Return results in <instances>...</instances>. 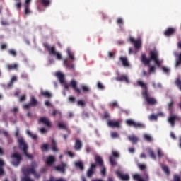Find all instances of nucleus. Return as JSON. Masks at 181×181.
<instances>
[{"label": "nucleus", "instance_id": "nucleus-1", "mask_svg": "<svg viewBox=\"0 0 181 181\" xmlns=\"http://www.w3.org/2000/svg\"><path fill=\"white\" fill-rule=\"evenodd\" d=\"M56 76L59 79V83L64 86L65 90H69V88L71 87L76 94H81V90H80L78 86H77V82L76 80H71L69 82V84H68L64 79V75L61 72H57L56 74Z\"/></svg>", "mask_w": 181, "mask_h": 181}, {"label": "nucleus", "instance_id": "nucleus-2", "mask_svg": "<svg viewBox=\"0 0 181 181\" xmlns=\"http://www.w3.org/2000/svg\"><path fill=\"white\" fill-rule=\"evenodd\" d=\"M137 86H139V87H141L142 95L148 105H156V104H158V101L155 98L149 96V92L148 91V86H146V83H144L142 81H137Z\"/></svg>", "mask_w": 181, "mask_h": 181}, {"label": "nucleus", "instance_id": "nucleus-3", "mask_svg": "<svg viewBox=\"0 0 181 181\" xmlns=\"http://www.w3.org/2000/svg\"><path fill=\"white\" fill-rule=\"evenodd\" d=\"M149 56L150 58H146V55L145 54H143L141 55V62L142 63H144V64H150L151 62H152V60H153V62H155L156 64H157V66L158 67H160V64H162V62L159 61V59H158V51L156 50H151L149 52Z\"/></svg>", "mask_w": 181, "mask_h": 181}, {"label": "nucleus", "instance_id": "nucleus-4", "mask_svg": "<svg viewBox=\"0 0 181 181\" xmlns=\"http://www.w3.org/2000/svg\"><path fill=\"white\" fill-rule=\"evenodd\" d=\"M18 148L21 150L24 156H26L28 159H33V155L29 154V146L23 138H18Z\"/></svg>", "mask_w": 181, "mask_h": 181}, {"label": "nucleus", "instance_id": "nucleus-5", "mask_svg": "<svg viewBox=\"0 0 181 181\" xmlns=\"http://www.w3.org/2000/svg\"><path fill=\"white\" fill-rule=\"evenodd\" d=\"M11 158L12 159L11 165H13V166H16V168H18V166L21 165V162H22V155L18 152H16L11 154Z\"/></svg>", "mask_w": 181, "mask_h": 181}, {"label": "nucleus", "instance_id": "nucleus-6", "mask_svg": "<svg viewBox=\"0 0 181 181\" xmlns=\"http://www.w3.org/2000/svg\"><path fill=\"white\" fill-rule=\"evenodd\" d=\"M37 163H36L35 161H33L31 163V167L28 168H23L22 173L23 175H28V176L30 174L33 175V173L36 172V168H37Z\"/></svg>", "mask_w": 181, "mask_h": 181}, {"label": "nucleus", "instance_id": "nucleus-7", "mask_svg": "<svg viewBox=\"0 0 181 181\" xmlns=\"http://www.w3.org/2000/svg\"><path fill=\"white\" fill-rule=\"evenodd\" d=\"M126 124L129 127H134V128H139L140 129H144L146 128L145 124L141 122H136L132 119L126 120Z\"/></svg>", "mask_w": 181, "mask_h": 181}, {"label": "nucleus", "instance_id": "nucleus-8", "mask_svg": "<svg viewBox=\"0 0 181 181\" xmlns=\"http://www.w3.org/2000/svg\"><path fill=\"white\" fill-rule=\"evenodd\" d=\"M115 158H119V153L115 151H112V156L109 157L110 163L112 166H116L117 165V160Z\"/></svg>", "mask_w": 181, "mask_h": 181}, {"label": "nucleus", "instance_id": "nucleus-9", "mask_svg": "<svg viewBox=\"0 0 181 181\" xmlns=\"http://www.w3.org/2000/svg\"><path fill=\"white\" fill-rule=\"evenodd\" d=\"M36 105H37V100L36 98H35V97L32 96L29 103L23 105V110H29L30 107H36Z\"/></svg>", "mask_w": 181, "mask_h": 181}, {"label": "nucleus", "instance_id": "nucleus-10", "mask_svg": "<svg viewBox=\"0 0 181 181\" xmlns=\"http://www.w3.org/2000/svg\"><path fill=\"white\" fill-rule=\"evenodd\" d=\"M38 124H43V125H45L47 128H52V122H50L49 118L46 117H40L38 119Z\"/></svg>", "mask_w": 181, "mask_h": 181}, {"label": "nucleus", "instance_id": "nucleus-11", "mask_svg": "<svg viewBox=\"0 0 181 181\" xmlns=\"http://www.w3.org/2000/svg\"><path fill=\"white\" fill-rule=\"evenodd\" d=\"M128 40H129V42L132 43V45H134L135 49H138L141 47V38H137L136 40H134L133 37H129L128 38Z\"/></svg>", "mask_w": 181, "mask_h": 181}, {"label": "nucleus", "instance_id": "nucleus-12", "mask_svg": "<svg viewBox=\"0 0 181 181\" xmlns=\"http://www.w3.org/2000/svg\"><path fill=\"white\" fill-rule=\"evenodd\" d=\"M43 46L46 50H47L50 56H53L56 53V47L50 46L47 43H44Z\"/></svg>", "mask_w": 181, "mask_h": 181}, {"label": "nucleus", "instance_id": "nucleus-13", "mask_svg": "<svg viewBox=\"0 0 181 181\" xmlns=\"http://www.w3.org/2000/svg\"><path fill=\"white\" fill-rule=\"evenodd\" d=\"M54 162H56L54 156H49L46 158L45 163L47 166H53Z\"/></svg>", "mask_w": 181, "mask_h": 181}, {"label": "nucleus", "instance_id": "nucleus-14", "mask_svg": "<svg viewBox=\"0 0 181 181\" xmlns=\"http://www.w3.org/2000/svg\"><path fill=\"white\" fill-rule=\"evenodd\" d=\"M95 166H99L100 168H103L104 166V161L103 160V158L100 156H95Z\"/></svg>", "mask_w": 181, "mask_h": 181}, {"label": "nucleus", "instance_id": "nucleus-15", "mask_svg": "<svg viewBox=\"0 0 181 181\" xmlns=\"http://www.w3.org/2000/svg\"><path fill=\"white\" fill-rule=\"evenodd\" d=\"M66 167L67 164H66L65 163H62L60 165H57L55 167V170L61 172V173H64V172H66Z\"/></svg>", "mask_w": 181, "mask_h": 181}, {"label": "nucleus", "instance_id": "nucleus-16", "mask_svg": "<svg viewBox=\"0 0 181 181\" xmlns=\"http://www.w3.org/2000/svg\"><path fill=\"white\" fill-rule=\"evenodd\" d=\"M107 125L110 128H119V122L114 120H108Z\"/></svg>", "mask_w": 181, "mask_h": 181}, {"label": "nucleus", "instance_id": "nucleus-17", "mask_svg": "<svg viewBox=\"0 0 181 181\" xmlns=\"http://www.w3.org/2000/svg\"><path fill=\"white\" fill-rule=\"evenodd\" d=\"M176 119H177V116L172 114L169 116L168 122L171 127H175V121H176Z\"/></svg>", "mask_w": 181, "mask_h": 181}, {"label": "nucleus", "instance_id": "nucleus-18", "mask_svg": "<svg viewBox=\"0 0 181 181\" xmlns=\"http://www.w3.org/2000/svg\"><path fill=\"white\" fill-rule=\"evenodd\" d=\"M124 67H129V62H128V58L126 57H120L119 59Z\"/></svg>", "mask_w": 181, "mask_h": 181}, {"label": "nucleus", "instance_id": "nucleus-19", "mask_svg": "<svg viewBox=\"0 0 181 181\" xmlns=\"http://www.w3.org/2000/svg\"><path fill=\"white\" fill-rule=\"evenodd\" d=\"M94 169H95V164L93 163L87 171V177H92L94 174Z\"/></svg>", "mask_w": 181, "mask_h": 181}, {"label": "nucleus", "instance_id": "nucleus-20", "mask_svg": "<svg viewBox=\"0 0 181 181\" xmlns=\"http://www.w3.org/2000/svg\"><path fill=\"white\" fill-rule=\"evenodd\" d=\"M116 173H117V176L123 181L129 180V175H128V174H122V173L119 171H117Z\"/></svg>", "mask_w": 181, "mask_h": 181}, {"label": "nucleus", "instance_id": "nucleus-21", "mask_svg": "<svg viewBox=\"0 0 181 181\" xmlns=\"http://www.w3.org/2000/svg\"><path fill=\"white\" fill-rule=\"evenodd\" d=\"M81 148H83V144L81 143V141L78 139H76L74 145L75 151H80Z\"/></svg>", "mask_w": 181, "mask_h": 181}, {"label": "nucleus", "instance_id": "nucleus-22", "mask_svg": "<svg viewBox=\"0 0 181 181\" xmlns=\"http://www.w3.org/2000/svg\"><path fill=\"white\" fill-rule=\"evenodd\" d=\"M175 32H176L175 28H169L165 31L164 35L165 36H172V35L175 34Z\"/></svg>", "mask_w": 181, "mask_h": 181}, {"label": "nucleus", "instance_id": "nucleus-23", "mask_svg": "<svg viewBox=\"0 0 181 181\" xmlns=\"http://www.w3.org/2000/svg\"><path fill=\"white\" fill-rule=\"evenodd\" d=\"M117 81H125V83H129V79L126 75H122L120 76L116 77Z\"/></svg>", "mask_w": 181, "mask_h": 181}, {"label": "nucleus", "instance_id": "nucleus-24", "mask_svg": "<svg viewBox=\"0 0 181 181\" xmlns=\"http://www.w3.org/2000/svg\"><path fill=\"white\" fill-rule=\"evenodd\" d=\"M64 66L70 70H74V64H70L67 59L64 60Z\"/></svg>", "mask_w": 181, "mask_h": 181}, {"label": "nucleus", "instance_id": "nucleus-25", "mask_svg": "<svg viewBox=\"0 0 181 181\" xmlns=\"http://www.w3.org/2000/svg\"><path fill=\"white\" fill-rule=\"evenodd\" d=\"M173 105H175V101H173V100H172L168 104V111L170 112V114H173V110H174Z\"/></svg>", "mask_w": 181, "mask_h": 181}, {"label": "nucleus", "instance_id": "nucleus-26", "mask_svg": "<svg viewBox=\"0 0 181 181\" xmlns=\"http://www.w3.org/2000/svg\"><path fill=\"white\" fill-rule=\"evenodd\" d=\"M128 139L132 144H136L138 142V137L135 135L128 136Z\"/></svg>", "mask_w": 181, "mask_h": 181}, {"label": "nucleus", "instance_id": "nucleus-27", "mask_svg": "<svg viewBox=\"0 0 181 181\" xmlns=\"http://www.w3.org/2000/svg\"><path fill=\"white\" fill-rule=\"evenodd\" d=\"M175 85L176 86V87H177L180 91H181V78H177L175 80Z\"/></svg>", "mask_w": 181, "mask_h": 181}, {"label": "nucleus", "instance_id": "nucleus-28", "mask_svg": "<svg viewBox=\"0 0 181 181\" xmlns=\"http://www.w3.org/2000/svg\"><path fill=\"white\" fill-rule=\"evenodd\" d=\"M66 53H67L68 57H69L71 60H73V62H74L75 60L74 54H73V52H71V50H70V49H67Z\"/></svg>", "mask_w": 181, "mask_h": 181}, {"label": "nucleus", "instance_id": "nucleus-29", "mask_svg": "<svg viewBox=\"0 0 181 181\" xmlns=\"http://www.w3.org/2000/svg\"><path fill=\"white\" fill-rule=\"evenodd\" d=\"M6 68L8 69V70H16V69H18V64H8L6 65Z\"/></svg>", "mask_w": 181, "mask_h": 181}, {"label": "nucleus", "instance_id": "nucleus-30", "mask_svg": "<svg viewBox=\"0 0 181 181\" xmlns=\"http://www.w3.org/2000/svg\"><path fill=\"white\" fill-rule=\"evenodd\" d=\"M58 127L60 129H64L65 131H69V127H67V124H66L64 123H59Z\"/></svg>", "mask_w": 181, "mask_h": 181}, {"label": "nucleus", "instance_id": "nucleus-31", "mask_svg": "<svg viewBox=\"0 0 181 181\" xmlns=\"http://www.w3.org/2000/svg\"><path fill=\"white\" fill-rule=\"evenodd\" d=\"M162 170L166 175H170V170H169V167H168V165H163Z\"/></svg>", "mask_w": 181, "mask_h": 181}, {"label": "nucleus", "instance_id": "nucleus-32", "mask_svg": "<svg viewBox=\"0 0 181 181\" xmlns=\"http://www.w3.org/2000/svg\"><path fill=\"white\" fill-rule=\"evenodd\" d=\"M52 151L54 152H57L59 151L57 149V143H56V141L54 140L52 141Z\"/></svg>", "mask_w": 181, "mask_h": 181}, {"label": "nucleus", "instance_id": "nucleus-33", "mask_svg": "<svg viewBox=\"0 0 181 181\" xmlns=\"http://www.w3.org/2000/svg\"><path fill=\"white\" fill-rule=\"evenodd\" d=\"M148 153H149V156L151 158V159H153L154 160H156V156L155 155V153L153 152V150L149 149L148 151Z\"/></svg>", "mask_w": 181, "mask_h": 181}, {"label": "nucleus", "instance_id": "nucleus-34", "mask_svg": "<svg viewBox=\"0 0 181 181\" xmlns=\"http://www.w3.org/2000/svg\"><path fill=\"white\" fill-rule=\"evenodd\" d=\"M41 95L45 97L46 98H50V97H52V94H50V93H49L48 91H42Z\"/></svg>", "mask_w": 181, "mask_h": 181}, {"label": "nucleus", "instance_id": "nucleus-35", "mask_svg": "<svg viewBox=\"0 0 181 181\" xmlns=\"http://www.w3.org/2000/svg\"><path fill=\"white\" fill-rule=\"evenodd\" d=\"M21 181H35V180L31 179L29 175H23V177L21 178Z\"/></svg>", "mask_w": 181, "mask_h": 181}, {"label": "nucleus", "instance_id": "nucleus-36", "mask_svg": "<svg viewBox=\"0 0 181 181\" xmlns=\"http://www.w3.org/2000/svg\"><path fill=\"white\" fill-rule=\"evenodd\" d=\"M75 165L76 166V168H79V169H81V170H83V169H84V165L83 164V163L81 161H78V162L76 163Z\"/></svg>", "mask_w": 181, "mask_h": 181}, {"label": "nucleus", "instance_id": "nucleus-37", "mask_svg": "<svg viewBox=\"0 0 181 181\" xmlns=\"http://www.w3.org/2000/svg\"><path fill=\"white\" fill-rule=\"evenodd\" d=\"M81 88H82V90L84 93H90V88H88V86H87L86 85L81 86Z\"/></svg>", "mask_w": 181, "mask_h": 181}, {"label": "nucleus", "instance_id": "nucleus-38", "mask_svg": "<svg viewBox=\"0 0 181 181\" xmlns=\"http://www.w3.org/2000/svg\"><path fill=\"white\" fill-rule=\"evenodd\" d=\"M40 3L43 6H49L50 5V0H40Z\"/></svg>", "mask_w": 181, "mask_h": 181}, {"label": "nucleus", "instance_id": "nucleus-39", "mask_svg": "<svg viewBox=\"0 0 181 181\" xmlns=\"http://www.w3.org/2000/svg\"><path fill=\"white\" fill-rule=\"evenodd\" d=\"M27 135H29L33 139H37V135L32 134L29 130L27 131Z\"/></svg>", "mask_w": 181, "mask_h": 181}, {"label": "nucleus", "instance_id": "nucleus-40", "mask_svg": "<svg viewBox=\"0 0 181 181\" xmlns=\"http://www.w3.org/2000/svg\"><path fill=\"white\" fill-rule=\"evenodd\" d=\"M133 179H134V180H137V181H145L144 180H143L141 177V175H138V174H135L134 176H133Z\"/></svg>", "mask_w": 181, "mask_h": 181}, {"label": "nucleus", "instance_id": "nucleus-41", "mask_svg": "<svg viewBox=\"0 0 181 181\" xmlns=\"http://www.w3.org/2000/svg\"><path fill=\"white\" fill-rule=\"evenodd\" d=\"M161 70L165 73V74H169V72L170 71V69L166 66H162Z\"/></svg>", "mask_w": 181, "mask_h": 181}, {"label": "nucleus", "instance_id": "nucleus-42", "mask_svg": "<svg viewBox=\"0 0 181 181\" xmlns=\"http://www.w3.org/2000/svg\"><path fill=\"white\" fill-rule=\"evenodd\" d=\"M16 80H17L16 76H13L9 83L8 84V86L11 87V86H13V82L16 81Z\"/></svg>", "mask_w": 181, "mask_h": 181}, {"label": "nucleus", "instance_id": "nucleus-43", "mask_svg": "<svg viewBox=\"0 0 181 181\" xmlns=\"http://www.w3.org/2000/svg\"><path fill=\"white\" fill-rule=\"evenodd\" d=\"M144 139L147 141V142H152V137L148 134H144Z\"/></svg>", "mask_w": 181, "mask_h": 181}, {"label": "nucleus", "instance_id": "nucleus-44", "mask_svg": "<svg viewBox=\"0 0 181 181\" xmlns=\"http://www.w3.org/2000/svg\"><path fill=\"white\" fill-rule=\"evenodd\" d=\"M57 59V60H62V54L59 53L57 52H55V53L53 54Z\"/></svg>", "mask_w": 181, "mask_h": 181}, {"label": "nucleus", "instance_id": "nucleus-45", "mask_svg": "<svg viewBox=\"0 0 181 181\" xmlns=\"http://www.w3.org/2000/svg\"><path fill=\"white\" fill-rule=\"evenodd\" d=\"M148 67H149L148 73H155V70H156L155 66H151V64H148Z\"/></svg>", "mask_w": 181, "mask_h": 181}, {"label": "nucleus", "instance_id": "nucleus-46", "mask_svg": "<svg viewBox=\"0 0 181 181\" xmlns=\"http://www.w3.org/2000/svg\"><path fill=\"white\" fill-rule=\"evenodd\" d=\"M21 0L19 1H16V2H17L16 4V7L17 8V9H21V8H22V3L21 2Z\"/></svg>", "mask_w": 181, "mask_h": 181}, {"label": "nucleus", "instance_id": "nucleus-47", "mask_svg": "<svg viewBox=\"0 0 181 181\" xmlns=\"http://www.w3.org/2000/svg\"><path fill=\"white\" fill-rule=\"evenodd\" d=\"M8 53L13 57H16V51H15L14 49H9Z\"/></svg>", "mask_w": 181, "mask_h": 181}, {"label": "nucleus", "instance_id": "nucleus-48", "mask_svg": "<svg viewBox=\"0 0 181 181\" xmlns=\"http://www.w3.org/2000/svg\"><path fill=\"white\" fill-rule=\"evenodd\" d=\"M149 119H150V121H156V119H158V116H156L155 115H151L149 116Z\"/></svg>", "mask_w": 181, "mask_h": 181}, {"label": "nucleus", "instance_id": "nucleus-49", "mask_svg": "<svg viewBox=\"0 0 181 181\" xmlns=\"http://www.w3.org/2000/svg\"><path fill=\"white\" fill-rule=\"evenodd\" d=\"M30 9H29V6H25V14L30 15Z\"/></svg>", "mask_w": 181, "mask_h": 181}, {"label": "nucleus", "instance_id": "nucleus-50", "mask_svg": "<svg viewBox=\"0 0 181 181\" xmlns=\"http://www.w3.org/2000/svg\"><path fill=\"white\" fill-rule=\"evenodd\" d=\"M23 101H26V95H23L19 98L20 103H23Z\"/></svg>", "mask_w": 181, "mask_h": 181}, {"label": "nucleus", "instance_id": "nucleus-51", "mask_svg": "<svg viewBox=\"0 0 181 181\" xmlns=\"http://www.w3.org/2000/svg\"><path fill=\"white\" fill-rule=\"evenodd\" d=\"M110 107L118 108V103L117 102H112L109 104Z\"/></svg>", "mask_w": 181, "mask_h": 181}, {"label": "nucleus", "instance_id": "nucleus-52", "mask_svg": "<svg viewBox=\"0 0 181 181\" xmlns=\"http://www.w3.org/2000/svg\"><path fill=\"white\" fill-rule=\"evenodd\" d=\"M19 128L18 127H16V132H15V136L16 138H18V139H19V138H22V137H19Z\"/></svg>", "mask_w": 181, "mask_h": 181}, {"label": "nucleus", "instance_id": "nucleus-53", "mask_svg": "<svg viewBox=\"0 0 181 181\" xmlns=\"http://www.w3.org/2000/svg\"><path fill=\"white\" fill-rule=\"evenodd\" d=\"M41 148L42 149V151H47V149H49V145H47V144H42Z\"/></svg>", "mask_w": 181, "mask_h": 181}, {"label": "nucleus", "instance_id": "nucleus-54", "mask_svg": "<svg viewBox=\"0 0 181 181\" xmlns=\"http://www.w3.org/2000/svg\"><path fill=\"white\" fill-rule=\"evenodd\" d=\"M117 23L118 25H124V20H122V18H118L117 19Z\"/></svg>", "mask_w": 181, "mask_h": 181}, {"label": "nucleus", "instance_id": "nucleus-55", "mask_svg": "<svg viewBox=\"0 0 181 181\" xmlns=\"http://www.w3.org/2000/svg\"><path fill=\"white\" fill-rule=\"evenodd\" d=\"M138 166H139V168L141 170H145V169H146V165L139 164Z\"/></svg>", "mask_w": 181, "mask_h": 181}, {"label": "nucleus", "instance_id": "nucleus-56", "mask_svg": "<svg viewBox=\"0 0 181 181\" xmlns=\"http://www.w3.org/2000/svg\"><path fill=\"white\" fill-rule=\"evenodd\" d=\"M157 153H158V158H162L163 156V152H162V150L160 149H158L157 151Z\"/></svg>", "mask_w": 181, "mask_h": 181}, {"label": "nucleus", "instance_id": "nucleus-57", "mask_svg": "<svg viewBox=\"0 0 181 181\" xmlns=\"http://www.w3.org/2000/svg\"><path fill=\"white\" fill-rule=\"evenodd\" d=\"M77 105H80L81 107H84V105H86V103L83 100H78L77 102Z\"/></svg>", "mask_w": 181, "mask_h": 181}, {"label": "nucleus", "instance_id": "nucleus-58", "mask_svg": "<svg viewBox=\"0 0 181 181\" xmlns=\"http://www.w3.org/2000/svg\"><path fill=\"white\" fill-rule=\"evenodd\" d=\"M115 56V52H108V57L110 59H113V57Z\"/></svg>", "mask_w": 181, "mask_h": 181}, {"label": "nucleus", "instance_id": "nucleus-59", "mask_svg": "<svg viewBox=\"0 0 181 181\" xmlns=\"http://www.w3.org/2000/svg\"><path fill=\"white\" fill-rule=\"evenodd\" d=\"M105 173H106V169L105 167H104V165L102 167V170H101V175L103 176H105Z\"/></svg>", "mask_w": 181, "mask_h": 181}, {"label": "nucleus", "instance_id": "nucleus-60", "mask_svg": "<svg viewBox=\"0 0 181 181\" xmlns=\"http://www.w3.org/2000/svg\"><path fill=\"white\" fill-rule=\"evenodd\" d=\"M5 175V170H4V167H0V176H4Z\"/></svg>", "mask_w": 181, "mask_h": 181}, {"label": "nucleus", "instance_id": "nucleus-61", "mask_svg": "<svg viewBox=\"0 0 181 181\" xmlns=\"http://www.w3.org/2000/svg\"><path fill=\"white\" fill-rule=\"evenodd\" d=\"M69 103H74L76 101V98H74L73 96H70L69 98Z\"/></svg>", "mask_w": 181, "mask_h": 181}, {"label": "nucleus", "instance_id": "nucleus-62", "mask_svg": "<svg viewBox=\"0 0 181 181\" xmlns=\"http://www.w3.org/2000/svg\"><path fill=\"white\" fill-rule=\"evenodd\" d=\"M40 132L41 134H46V132H47V130L46 129H45L44 127H42L41 129H40Z\"/></svg>", "mask_w": 181, "mask_h": 181}, {"label": "nucleus", "instance_id": "nucleus-63", "mask_svg": "<svg viewBox=\"0 0 181 181\" xmlns=\"http://www.w3.org/2000/svg\"><path fill=\"white\" fill-rule=\"evenodd\" d=\"M98 88H99L100 90H104V86L100 82L98 83Z\"/></svg>", "mask_w": 181, "mask_h": 181}, {"label": "nucleus", "instance_id": "nucleus-64", "mask_svg": "<svg viewBox=\"0 0 181 181\" xmlns=\"http://www.w3.org/2000/svg\"><path fill=\"white\" fill-rule=\"evenodd\" d=\"M111 136H112V138H118V133H117V132H112V133L111 134Z\"/></svg>", "mask_w": 181, "mask_h": 181}]
</instances>
